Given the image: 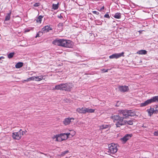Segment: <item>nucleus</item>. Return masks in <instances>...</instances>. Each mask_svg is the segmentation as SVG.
I'll return each mask as SVG.
<instances>
[{"label": "nucleus", "instance_id": "obj_23", "mask_svg": "<svg viewBox=\"0 0 158 158\" xmlns=\"http://www.w3.org/2000/svg\"><path fill=\"white\" fill-rule=\"evenodd\" d=\"M59 3H58L57 4H53L52 5V8L54 10H57L59 7Z\"/></svg>", "mask_w": 158, "mask_h": 158}, {"label": "nucleus", "instance_id": "obj_22", "mask_svg": "<svg viewBox=\"0 0 158 158\" xmlns=\"http://www.w3.org/2000/svg\"><path fill=\"white\" fill-rule=\"evenodd\" d=\"M11 13V12L10 11L9 13H8L6 14V15L5 17V21H8L9 20L10 18V14Z\"/></svg>", "mask_w": 158, "mask_h": 158}, {"label": "nucleus", "instance_id": "obj_42", "mask_svg": "<svg viewBox=\"0 0 158 158\" xmlns=\"http://www.w3.org/2000/svg\"><path fill=\"white\" fill-rule=\"evenodd\" d=\"M0 58H1V59H3V58H4V57H3V56H1V57H0Z\"/></svg>", "mask_w": 158, "mask_h": 158}, {"label": "nucleus", "instance_id": "obj_21", "mask_svg": "<svg viewBox=\"0 0 158 158\" xmlns=\"http://www.w3.org/2000/svg\"><path fill=\"white\" fill-rule=\"evenodd\" d=\"M23 65V63L21 62H19L17 63L15 65L16 68H19L21 67Z\"/></svg>", "mask_w": 158, "mask_h": 158}, {"label": "nucleus", "instance_id": "obj_8", "mask_svg": "<svg viewBox=\"0 0 158 158\" xmlns=\"http://www.w3.org/2000/svg\"><path fill=\"white\" fill-rule=\"evenodd\" d=\"M124 52H122L119 53H114L109 56L110 59H117L121 57V56H123Z\"/></svg>", "mask_w": 158, "mask_h": 158}, {"label": "nucleus", "instance_id": "obj_1", "mask_svg": "<svg viewBox=\"0 0 158 158\" xmlns=\"http://www.w3.org/2000/svg\"><path fill=\"white\" fill-rule=\"evenodd\" d=\"M52 44L55 45L67 48H71L73 45L72 41L64 39H56L53 41Z\"/></svg>", "mask_w": 158, "mask_h": 158}, {"label": "nucleus", "instance_id": "obj_31", "mask_svg": "<svg viewBox=\"0 0 158 158\" xmlns=\"http://www.w3.org/2000/svg\"><path fill=\"white\" fill-rule=\"evenodd\" d=\"M104 17L105 18H108V19H110V16H109V15L108 14V13H106V14L104 15Z\"/></svg>", "mask_w": 158, "mask_h": 158}, {"label": "nucleus", "instance_id": "obj_19", "mask_svg": "<svg viewBox=\"0 0 158 158\" xmlns=\"http://www.w3.org/2000/svg\"><path fill=\"white\" fill-rule=\"evenodd\" d=\"M95 110L92 109H90L89 108H86L85 107V113H93Z\"/></svg>", "mask_w": 158, "mask_h": 158}, {"label": "nucleus", "instance_id": "obj_17", "mask_svg": "<svg viewBox=\"0 0 158 158\" xmlns=\"http://www.w3.org/2000/svg\"><path fill=\"white\" fill-rule=\"evenodd\" d=\"M147 111H148V114L150 116H151L153 113H155L154 108H151L149 110H148Z\"/></svg>", "mask_w": 158, "mask_h": 158}, {"label": "nucleus", "instance_id": "obj_39", "mask_svg": "<svg viewBox=\"0 0 158 158\" xmlns=\"http://www.w3.org/2000/svg\"><path fill=\"white\" fill-rule=\"evenodd\" d=\"M104 8V6H102V7L100 9V11H102V10H103Z\"/></svg>", "mask_w": 158, "mask_h": 158}, {"label": "nucleus", "instance_id": "obj_5", "mask_svg": "<svg viewBox=\"0 0 158 158\" xmlns=\"http://www.w3.org/2000/svg\"><path fill=\"white\" fill-rule=\"evenodd\" d=\"M118 145L117 144L112 143L108 145V148L106 150L107 153L109 155L113 154L117 151Z\"/></svg>", "mask_w": 158, "mask_h": 158}, {"label": "nucleus", "instance_id": "obj_33", "mask_svg": "<svg viewBox=\"0 0 158 158\" xmlns=\"http://www.w3.org/2000/svg\"><path fill=\"white\" fill-rule=\"evenodd\" d=\"M108 69H102V73H105L108 72Z\"/></svg>", "mask_w": 158, "mask_h": 158}, {"label": "nucleus", "instance_id": "obj_4", "mask_svg": "<svg viewBox=\"0 0 158 158\" xmlns=\"http://www.w3.org/2000/svg\"><path fill=\"white\" fill-rule=\"evenodd\" d=\"M73 87V85L72 83H69L56 85L53 89L70 91Z\"/></svg>", "mask_w": 158, "mask_h": 158}, {"label": "nucleus", "instance_id": "obj_14", "mask_svg": "<svg viewBox=\"0 0 158 158\" xmlns=\"http://www.w3.org/2000/svg\"><path fill=\"white\" fill-rule=\"evenodd\" d=\"M61 134L59 135H57L54 136L53 137V139H56V140L57 141L60 142L63 141L62 138L61 137Z\"/></svg>", "mask_w": 158, "mask_h": 158}, {"label": "nucleus", "instance_id": "obj_20", "mask_svg": "<svg viewBox=\"0 0 158 158\" xmlns=\"http://www.w3.org/2000/svg\"><path fill=\"white\" fill-rule=\"evenodd\" d=\"M110 127V126L107 124L103 125L100 127V128L101 129L109 128Z\"/></svg>", "mask_w": 158, "mask_h": 158}, {"label": "nucleus", "instance_id": "obj_2", "mask_svg": "<svg viewBox=\"0 0 158 158\" xmlns=\"http://www.w3.org/2000/svg\"><path fill=\"white\" fill-rule=\"evenodd\" d=\"M111 118L112 119L117 127H120L121 126L126 125L127 120H123L122 117L118 115L112 114Z\"/></svg>", "mask_w": 158, "mask_h": 158}, {"label": "nucleus", "instance_id": "obj_35", "mask_svg": "<svg viewBox=\"0 0 158 158\" xmlns=\"http://www.w3.org/2000/svg\"><path fill=\"white\" fill-rule=\"evenodd\" d=\"M39 6V3H36L34 4V6Z\"/></svg>", "mask_w": 158, "mask_h": 158}, {"label": "nucleus", "instance_id": "obj_11", "mask_svg": "<svg viewBox=\"0 0 158 158\" xmlns=\"http://www.w3.org/2000/svg\"><path fill=\"white\" fill-rule=\"evenodd\" d=\"M74 118H65L63 121L64 124L67 125L70 123L74 120Z\"/></svg>", "mask_w": 158, "mask_h": 158}, {"label": "nucleus", "instance_id": "obj_30", "mask_svg": "<svg viewBox=\"0 0 158 158\" xmlns=\"http://www.w3.org/2000/svg\"><path fill=\"white\" fill-rule=\"evenodd\" d=\"M69 152V151L67 150L62 152L61 153V156H64L65 154L68 153Z\"/></svg>", "mask_w": 158, "mask_h": 158}, {"label": "nucleus", "instance_id": "obj_26", "mask_svg": "<svg viewBox=\"0 0 158 158\" xmlns=\"http://www.w3.org/2000/svg\"><path fill=\"white\" fill-rule=\"evenodd\" d=\"M96 24L97 25H101L102 24V22L100 21V20H96L95 21Z\"/></svg>", "mask_w": 158, "mask_h": 158}, {"label": "nucleus", "instance_id": "obj_6", "mask_svg": "<svg viewBox=\"0 0 158 158\" xmlns=\"http://www.w3.org/2000/svg\"><path fill=\"white\" fill-rule=\"evenodd\" d=\"M157 102H158V96H154L147 100L144 102L141 103L140 106L142 107L145 106L152 103Z\"/></svg>", "mask_w": 158, "mask_h": 158}, {"label": "nucleus", "instance_id": "obj_3", "mask_svg": "<svg viewBox=\"0 0 158 158\" xmlns=\"http://www.w3.org/2000/svg\"><path fill=\"white\" fill-rule=\"evenodd\" d=\"M119 115L122 116V118H126L129 116H134L136 115L135 111L133 110H119L118 111Z\"/></svg>", "mask_w": 158, "mask_h": 158}, {"label": "nucleus", "instance_id": "obj_38", "mask_svg": "<svg viewBox=\"0 0 158 158\" xmlns=\"http://www.w3.org/2000/svg\"><path fill=\"white\" fill-rule=\"evenodd\" d=\"M39 32H40V31H39L38 32V33H37L36 36H35V38H37V37H38L39 36Z\"/></svg>", "mask_w": 158, "mask_h": 158}, {"label": "nucleus", "instance_id": "obj_18", "mask_svg": "<svg viewBox=\"0 0 158 158\" xmlns=\"http://www.w3.org/2000/svg\"><path fill=\"white\" fill-rule=\"evenodd\" d=\"M147 53V51L144 50H141L138 51L137 52V54L140 55H145Z\"/></svg>", "mask_w": 158, "mask_h": 158}, {"label": "nucleus", "instance_id": "obj_28", "mask_svg": "<svg viewBox=\"0 0 158 158\" xmlns=\"http://www.w3.org/2000/svg\"><path fill=\"white\" fill-rule=\"evenodd\" d=\"M70 135H71L72 136H74L75 134V132L73 130H71L70 131Z\"/></svg>", "mask_w": 158, "mask_h": 158}, {"label": "nucleus", "instance_id": "obj_36", "mask_svg": "<svg viewBox=\"0 0 158 158\" xmlns=\"http://www.w3.org/2000/svg\"><path fill=\"white\" fill-rule=\"evenodd\" d=\"M45 77V76L42 77L41 76H40V81H41V80H42V79H44Z\"/></svg>", "mask_w": 158, "mask_h": 158}, {"label": "nucleus", "instance_id": "obj_41", "mask_svg": "<svg viewBox=\"0 0 158 158\" xmlns=\"http://www.w3.org/2000/svg\"><path fill=\"white\" fill-rule=\"evenodd\" d=\"M30 31V30H27V29L25 31L26 32H28Z\"/></svg>", "mask_w": 158, "mask_h": 158}, {"label": "nucleus", "instance_id": "obj_15", "mask_svg": "<svg viewBox=\"0 0 158 158\" xmlns=\"http://www.w3.org/2000/svg\"><path fill=\"white\" fill-rule=\"evenodd\" d=\"M63 141L67 139L70 133H62L60 134Z\"/></svg>", "mask_w": 158, "mask_h": 158}, {"label": "nucleus", "instance_id": "obj_32", "mask_svg": "<svg viewBox=\"0 0 158 158\" xmlns=\"http://www.w3.org/2000/svg\"><path fill=\"white\" fill-rule=\"evenodd\" d=\"M92 12L94 14H96L97 15H98L99 14V12L96 11H93Z\"/></svg>", "mask_w": 158, "mask_h": 158}, {"label": "nucleus", "instance_id": "obj_29", "mask_svg": "<svg viewBox=\"0 0 158 158\" xmlns=\"http://www.w3.org/2000/svg\"><path fill=\"white\" fill-rule=\"evenodd\" d=\"M154 108L155 113H157L158 112V105H156Z\"/></svg>", "mask_w": 158, "mask_h": 158}, {"label": "nucleus", "instance_id": "obj_13", "mask_svg": "<svg viewBox=\"0 0 158 158\" xmlns=\"http://www.w3.org/2000/svg\"><path fill=\"white\" fill-rule=\"evenodd\" d=\"M35 80L36 81H40V78L39 77V76L37 77H35L33 76L31 77H30L29 78H27L26 80H25L26 81H29L31 80Z\"/></svg>", "mask_w": 158, "mask_h": 158}, {"label": "nucleus", "instance_id": "obj_25", "mask_svg": "<svg viewBox=\"0 0 158 158\" xmlns=\"http://www.w3.org/2000/svg\"><path fill=\"white\" fill-rule=\"evenodd\" d=\"M15 54V53L14 52H11L10 53L7 55L8 58H9V59L12 58L13 56Z\"/></svg>", "mask_w": 158, "mask_h": 158}, {"label": "nucleus", "instance_id": "obj_7", "mask_svg": "<svg viewBox=\"0 0 158 158\" xmlns=\"http://www.w3.org/2000/svg\"><path fill=\"white\" fill-rule=\"evenodd\" d=\"M23 133L24 132L22 129H20L18 132L12 133V137L14 139L19 140L21 139L22 136L23 135Z\"/></svg>", "mask_w": 158, "mask_h": 158}, {"label": "nucleus", "instance_id": "obj_27", "mask_svg": "<svg viewBox=\"0 0 158 158\" xmlns=\"http://www.w3.org/2000/svg\"><path fill=\"white\" fill-rule=\"evenodd\" d=\"M133 124V120H130L128 121H127L126 125L127 124L130 125H132Z\"/></svg>", "mask_w": 158, "mask_h": 158}, {"label": "nucleus", "instance_id": "obj_16", "mask_svg": "<svg viewBox=\"0 0 158 158\" xmlns=\"http://www.w3.org/2000/svg\"><path fill=\"white\" fill-rule=\"evenodd\" d=\"M52 30L48 26H45L43 27L42 30V32H45L49 31V30Z\"/></svg>", "mask_w": 158, "mask_h": 158}, {"label": "nucleus", "instance_id": "obj_37", "mask_svg": "<svg viewBox=\"0 0 158 158\" xmlns=\"http://www.w3.org/2000/svg\"><path fill=\"white\" fill-rule=\"evenodd\" d=\"M36 21L37 22H40V16H38L37 19L36 20Z\"/></svg>", "mask_w": 158, "mask_h": 158}, {"label": "nucleus", "instance_id": "obj_40", "mask_svg": "<svg viewBox=\"0 0 158 158\" xmlns=\"http://www.w3.org/2000/svg\"><path fill=\"white\" fill-rule=\"evenodd\" d=\"M43 18V16L40 15V23H41V19Z\"/></svg>", "mask_w": 158, "mask_h": 158}, {"label": "nucleus", "instance_id": "obj_10", "mask_svg": "<svg viewBox=\"0 0 158 158\" xmlns=\"http://www.w3.org/2000/svg\"><path fill=\"white\" fill-rule=\"evenodd\" d=\"M132 136V134H126L123 138L121 139V140L124 143H126L127 140L129 139Z\"/></svg>", "mask_w": 158, "mask_h": 158}, {"label": "nucleus", "instance_id": "obj_12", "mask_svg": "<svg viewBox=\"0 0 158 158\" xmlns=\"http://www.w3.org/2000/svg\"><path fill=\"white\" fill-rule=\"evenodd\" d=\"M76 111L80 114L85 113V107L79 108L76 109Z\"/></svg>", "mask_w": 158, "mask_h": 158}, {"label": "nucleus", "instance_id": "obj_43", "mask_svg": "<svg viewBox=\"0 0 158 158\" xmlns=\"http://www.w3.org/2000/svg\"><path fill=\"white\" fill-rule=\"evenodd\" d=\"M142 158H149L148 157H142Z\"/></svg>", "mask_w": 158, "mask_h": 158}, {"label": "nucleus", "instance_id": "obj_34", "mask_svg": "<svg viewBox=\"0 0 158 158\" xmlns=\"http://www.w3.org/2000/svg\"><path fill=\"white\" fill-rule=\"evenodd\" d=\"M154 135L156 136H158V131H156L154 132Z\"/></svg>", "mask_w": 158, "mask_h": 158}, {"label": "nucleus", "instance_id": "obj_24", "mask_svg": "<svg viewBox=\"0 0 158 158\" xmlns=\"http://www.w3.org/2000/svg\"><path fill=\"white\" fill-rule=\"evenodd\" d=\"M114 17L116 19H120L121 17V14L119 13H116L115 14Z\"/></svg>", "mask_w": 158, "mask_h": 158}, {"label": "nucleus", "instance_id": "obj_9", "mask_svg": "<svg viewBox=\"0 0 158 158\" xmlns=\"http://www.w3.org/2000/svg\"><path fill=\"white\" fill-rule=\"evenodd\" d=\"M119 90L122 92H127L129 90V87L126 85H121L118 87Z\"/></svg>", "mask_w": 158, "mask_h": 158}]
</instances>
